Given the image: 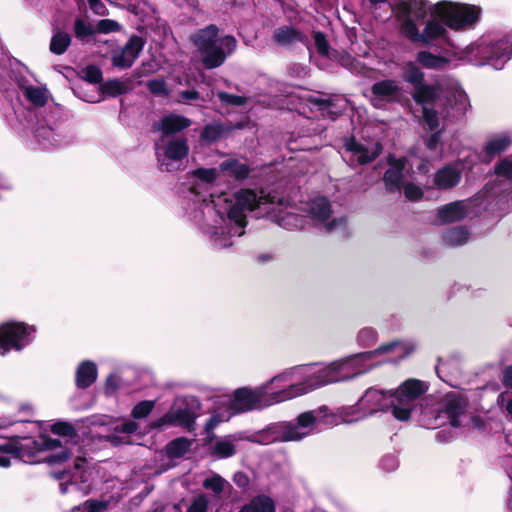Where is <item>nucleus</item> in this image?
Masks as SVG:
<instances>
[{"label": "nucleus", "instance_id": "4", "mask_svg": "<svg viewBox=\"0 0 512 512\" xmlns=\"http://www.w3.org/2000/svg\"><path fill=\"white\" fill-rule=\"evenodd\" d=\"M512 56V42L508 38H502L495 42H482L477 45L475 57L480 65H490L494 69H502L504 64Z\"/></svg>", "mask_w": 512, "mask_h": 512}, {"label": "nucleus", "instance_id": "38", "mask_svg": "<svg viewBox=\"0 0 512 512\" xmlns=\"http://www.w3.org/2000/svg\"><path fill=\"white\" fill-rule=\"evenodd\" d=\"M403 177V173L393 171L392 169H387L383 176V182L386 191L393 193L400 190L402 187Z\"/></svg>", "mask_w": 512, "mask_h": 512}, {"label": "nucleus", "instance_id": "51", "mask_svg": "<svg viewBox=\"0 0 512 512\" xmlns=\"http://www.w3.org/2000/svg\"><path fill=\"white\" fill-rule=\"evenodd\" d=\"M209 500L203 493L194 497L186 512H208Z\"/></svg>", "mask_w": 512, "mask_h": 512}, {"label": "nucleus", "instance_id": "12", "mask_svg": "<svg viewBox=\"0 0 512 512\" xmlns=\"http://www.w3.org/2000/svg\"><path fill=\"white\" fill-rule=\"evenodd\" d=\"M426 391L427 386L423 381L411 378L404 381L392 394L399 403L409 402L412 404Z\"/></svg>", "mask_w": 512, "mask_h": 512}, {"label": "nucleus", "instance_id": "50", "mask_svg": "<svg viewBox=\"0 0 512 512\" xmlns=\"http://www.w3.org/2000/svg\"><path fill=\"white\" fill-rule=\"evenodd\" d=\"M147 89L153 95L168 96L169 90L164 79H152L147 82Z\"/></svg>", "mask_w": 512, "mask_h": 512}, {"label": "nucleus", "instance_id": "21", "mask_svg": "<svg viewBox=\"0 0 512 512\" xmlns=\"http://www.w3.org/2000/svg\"><path fill=\"white\" fill-rule=\"evenodd\" d=\"M437 39H443L449 44L447 37V30L435 19L428 20L421 33V44L424 46H431Z\"/></svg>", "mask_w": 512, "mask_h": 512}, {"label": "nucleus", "instance_id": "43", "mask_svg": "<svg viewBox=\"0 0 512 512\" xmlns=\"http://www.w3.org/2000/svg\"><path fill=\"white\" fill-rule=\"evenodd\" d=\"M145 45V41L142 37L133 35L129 38L124 48L122 49L133 60H136Z\"/></svg>", "mask_w": 512, "mask_h": 512}, {"label": "nucleus", "instance_id": "63", "mask_svg": "<svg viewBox=\"0 0 512 512\" xmlns=\"http://www.w3.org/2000/svg\"><path fill=\"white\" fill-rule=\"evenodd\" d=\"M164 426H173L171 411H168L166 414L150 423L152 429H161Z\"/></svg>", "mask_w": 512, "mask_h": 512}, {"label": "nucleus", "instance_id": "34", "mask_svg": "<svg viewBox=\"0 0 512 512\" xmlns=\"http://www.w3.org/2000/svg\"><path fill=\"white\" fill-rule=\"evenodd\" d=\"M469 239V232L466 227H453L444 234V240L449 245H463Z\"/></svg>", "mask_w": 512, "mask_h": 512}, {"label": "nucleus", "instance_id": "56", "mask_svg": "<svg viewBox=\"0 0 512 512\" xmlns=\"http://www.w3.org/2000/svg\"><path fill=\"white\" fill-rule=\"evenodd\" d=\"M120 29V25L117 21L112 19H102L97 23L96 31L103 34L116 32Z\"/></svg>", "mask_w": 512, "mask_h": 512}, {"label": "nucleus", "instance_id": "5", "mask_svg": "<svg viewBox=\"0 0 512 512\" xmlns=\"http://www.w3.org/2000/svg\"><path fill=\"white\" fill-rule=\"evenodd\" d=\"M392 396V392L386 394L382 390L369 388L360 398L356 407H350L351 412L346 415L354 416L353 420H360L378 411H388L392 405Z\"/></svg>", "mask_w": 512, "mask_h": 512}, {"label": "nucleus", "instance_id": "23", "mask_svg": "<svg viewBox=\"0 0 512 512\" xmlns=\"http://www.w3.org/2000/svg\"><path fill=\"white\" fill-rule=\"evenodd\" d=\"M227 129L228 128H226L225 123L220 121L208 123L201 130L199 137L200 142L206 145H211L226 136Z\"/></svg>", "mask_w": 512, "mask_h": 512}, {"label": "nucleus", "instance_id": "36", "mask_svg": "<svg viewBox=\"0 0 512 512\" xmlns=\"http://www.w3.org/2000/svg\"><path fill=\"white\" fill-rule=\"evenodd\" d=\"M395 419L399 421H408L413 411V405L409 402L399 403L395 396H392V405L390 409Z\"/></svg>", "mask_w": 512, "mask_h": 512}, {"label": "nucleus", "instance_id": "16", "mask_svg": "<svg viewBox=\"0 0 512 512\" xmlns=\"http://www.w3.org/2000/svg\"><path fill=\"white\" fill-rule=\"evenodd\" d=\"M512 144V139L508 135H498L486 142L483 147V163L489 164L496 156L505 152Z\"/></svg>", "mask_w": 512, "mask_h": 512}, {"label": "nucleus", "instance_id": "42", "mask_svg": "<svg viewBox=\"0 0 512 512\" xmlns=\"http://www.w3.org/2000/svg\"><path fill=\"white\" fill-rule=\"evenodd\" d=\"M24 95L28 101L37 107H43L47 103V97L42 88L29 86L26 88Z\"/></svg>", "mask_w": 512, "mask_h": 512}, {"label": "nucleus", "instance_id": "39", "mask_svg": "<svg viewBox=\"0 0 512 512\" xmlns=\"http://www.w3.org/2000/svg\"><path fill=\"white\" fill-rule=\"evenodd\" d=\"M222 166L225 169L230 170L231 174L237 179V180H244L249 177V174L251 172V169L247 164L240 163L236 159L225 161Z\"/></svg>", "mask_w": 512, "mask_h": 512}, {"label": "nucleus", "instance_id": "61", "mask_svg": "<svg viewBox=\"0 0 512 512\" xmlns=\"http://www.w3.org/2000/svg\"><path fill=\"white\" fill-rule=\"evenodd\" d=\"M219 98L229 104L234 106H242L246 102V98L240 95L230 94L226 92H222L219 94Z\"/></svg>", "mask_w": 512, "mask_h": 512}, {"label": "nucleus", "instance_id": "35", "mask_svg": "<svg viewBox=\"0 0 512 512\" xmlns=\"http://www.w3.org/2000/svg\"><path fill=\"white\" fill-rule=\"evenodd\" d=\"M236 454V446L227 440L217 441L214 446L210 448V455L216 456L220 459H226Z\"/></svg>", "mask_w": 512, "mask_h": 512}, {"label": "nucleus", "instance_id": "14", "mask_svg": "<svg viewBox=\"0 0 512 512\" xmlns=\"http://www.w3.org/2000/svg\"><path fill=\"white\" fill-rule=\"evenodd\" d=\"M273 40L281 46H289L294 43L308 44L309 40L300 30L293 26L283 25L275 29Z\"/></svg>", "mask_w": 512, "mask_h": 512}, {"label": "nucleus", "instance_id": "60", "mask_svg": "<svg viewBox=\"0 0 512 512\" xmlns=\"http://www.w3.org/2000/svg\"><path fill=\"white\" fill-rule=\"evenodd\" d=\"M84 505L87 512H105L109 507V503L107 501L93 499L85 501Z\"/></svg>", "mask_w": 512, "mask_h": 512}, {"label": "nucleus", "instance_id": "26", "mask_svg": "<svg viewBox=\"0 0 512 512\" xmlns=\"http://www.w3.org/2000/svg\"><path fill=\"white\" fill-rule=\"evenodd\" d=\"M416 61L418 64H420L422 67L426 69H443L445 66L449 64V59L440 56L435 55L429 51L422 50L418 51L416 54Z\"/></svg>", "mask_w": 512, "mask_h": 512}, {"label": "nucleus", "instance_id": "45", "mask_svg": "<svg viewBox=\"0 0 512 512\" xmlns=\"http://www.w3.org/2000/svg\"><path fill=\"white\" fill-rule=\"evenodd\" d=\"M155 402L152 400H143L138 402L132 409L131 416L134 419L146 418L153 410Z\"/></svg>", "mask_w": 512, "mask_h": 512}, {"label": "nucleus", "instance_id": "41", "mask_svg": "<svg viewBox=\"0 0 512 512\" xmlns=\"http://www.w3.org/2000/svg\"><path fill=\"white\" fill-rule=\"evenodd\" d=\"M74 35L78 40H85L87 37L95 34V29L90 22H86L83 18L77 17L73 25Z\"/></svg>", "mask_w": 512, "mask_h": 512}, {"label": "nucleus", "instance_id": "15", "mask_svg": "<svg viewBox=\"0 0 512 512\" xmlns=\"http://www.w3.org/2000/svg\"><path fill=\"white\" fill-rule=\"evenodd\" d=\"M97 376V365L91 360H84L76 369L75 385L78 389H87L97 380Z\"/></svg>", "mask_w": 512, "mask_h": 512}, {"label": "nucleus", "instance_id": "19", "mask_svg": "<svg viewBox=\"0 0 512 512\" xmlns=\"http://www.w3.org/2000/svg\"><path fill=\"white\" fill-rule=\"evenodd\" d=\"M202 55V64L206 69L220 67L226 60L227 54L223 47L213 44L199 49Z\"/></svg>", "mask_w": 512, "mask_h": 512}, {"label": "nucleus", "instance_id": "57", "mask_svg": "<svg viewBox=\"0 0 512 512\" xmlns=\"http://www.w3.org/2000/svg\"><path fill=\"white\" fill-rule=\"evenodd\" d=\"M193 174L199 180L209 184L213 183L217 177V172L214 168H198Z\"/></svg>", "mask_w": 512, "mask_h": 512}, {"label": "nucleus", "instance_id": "25", "mask_svg": "<svg viewBox=\"0 0 512 512\" xmlns=\"http://www.w3.org/2000/svg\"><path fill=\"white\" fill-rule=\"evenodd\" d=\"M314 389V384L305 381L301 383L291 384L287 388L282 389L273 394V400L275 402L285 401L300 395H303Z\"/></svg>", "mask_w": 512, "mask_h": 512}, {"label": "nucleus", "instance_id": "18", "mask_svg": "<svg viewBox=\"0 0 512 512\" xmlns=\"http://www.w3.org/2000/svg\"><path fill=\"white\" fill-rule=\"evenodd\" d=\"M411 96L417 105H420L422 108L428 107L427 105L434 104L439 98V88L424 81L423 84L413 88Z\"/></svg>", "mask_w": 512, "mask_h": 512}, {"label": "nucleus", "instance_id": "53", "mask_svg": "<svg viewBox=\"0 0 512 512\" xmlns=\"http://www.w3.org/2000/svg\"><path fill=\"white\" fill-rule=\"evenodd\" d=\"M71 451L68 448H62L59 452L45 457L44 462L49 465L62 464L71 457Z\"/></svg>", "mask_w": 512, "mask_h": 512}, {"label": "nucleus", "instance_id": "22", "mask_svg": "<svg viewBox=\"0 0 512 512\" xmlns=\"http://www.w3.org/2000/svg\"><path fill=\"white\" fill-rule=\"evenodd\" d=\"M164 156L171 161H182L189 154V145L185 137L169 140L163 147Z\"/></svg>", "mask_w": 512, "mask_h": 512}, {"label": "nucleus", "instance_id": "33", "mask_svg": "<svg viewBox=\"0 0 512 512\" xmlns=\"http://www.w3.org/2000/svg\"><path fill=\"white\" fill-rule=\"evenodd\" d=\"M130 89L129 86L118 79H109L100 87L101 93L109 97H117L126 94Z\"/></svg>", "mask_w": 512, "mask_h": 512}, {"label": "nucleus", "instance_id": "7", "mask_svg": "<svg viewBox=\"0 0 512 512\" xmlns=\"http://www.w3.org/2000/svg\"><path fill=\"white\" fill-rule=\"evenodd\" d=\"M371 103L374 108L381 109L386 104L399 103L401 98V87L395 80L385 79L375 82L371 86Z\"/></svg>", "mask_w": 512, "mask_h": 512}, {"label": "nucleus", "instance_id": "24", "mask_svg": "<svg viewBox=\"0 0 512 512\" xmlns=\"http://www.w3.org/2000/svg\"><path fill=\"white\" fill-rule=\"evenodd\" d=\"M239 512H276L274 500L266 494L254 496Z\"/></svg>", "mask_w": 512, "mask_h": 512}, {"label": "nucleus", "instance_id": "10", "mask_svg": "<svg viewBox=\"0 0 512 512\" xmlns=\"http://www.w3.org/2000/svg\"><path fill=\"white\" fill-rule=\"evenodd\" d=\"M343 146L347 152L359 155L357 158V163L360 166L372 163L383 152L382 144L380 142H377L374 145L372 152L370 153L369 149L363 144L359 143L354 135H351L350 137H345L343 139Z\"/></svg>", "mask_w": 512, "mask_h": 512}, {"label": "nucleus", "instance_id": "44", "mask_svg": "<svg viewBox=\"0 0 512 512\" xmlns=\"http://www.w3.org/2000/svg\"><path fill=\"white\" fill-rule=\"evenodd\" d=\"M81 78L90 84H101L103 80L102 70L94 64L86 66L82 71Z\"/></svg>", "mask_w": 512, "mask_h": 512}, {"label": "nucleus", "instance_id": "13", "mask_svg": "<svg viewBox=\"0 0 512 512\" xmlns=\"http://www.w3.org/2000/svg\"><path fill=\"white\" fill-rule=\"evenodd\" d=\"M17 448V459L30 464L39 462L36 457L40 452H43L40 445V436L37 439L18 436Z\"/></svg>", "mask_w": 512, "mask_h": 512}, {"label": "nucleus", "instance_id": "59", "mask_svg": "<svg viewBox=\"0 0 512 512\" xmlns=\"http://www.w3.org/2000/svg\"><path fill=\"white\" fill-rule=\"evenodd\" d=\"M387 163L390 166L388 169H392L393 171L403 173V171L406 167L407 158L406 157L396 158L394 155L390 154L387 157Z\"/></svg>", "mask_w": 512, "mask_h": 512}, {"label": "nucleus", "instance_id": "28", "mask_svg": "<svg viewBox=\"0 0 512 512\" xmlns=\"http://www.w3.org/2000/svg\"><path fill=\"white\" fill-rule=\"evenodd\" d=\"M192 440L186 437H178L169 441L165 446V454L169 459L183 457L191 448Z\"/></svg>", "mask_w": 512, "mask_h": 512}, {"label": "nucleus", "instance_id": "2", "mask_svg": "<svg viewBox=\"0 0 512 512\" xmlns=\"http://www.w3.org/2000/svg\"><path fill=\"white\" fill-rule=\"evenodd\" d=\"M277 202V196L260 190L259 194L251 189H241L235 194V203L230 206L227 212L228 219L233 221L238 227L244 228L247 225L245 210L254 211L264 209L266 206Z\"/></svg>", "mask_w": 512, "mask_h": 512}, {"label": "nucleus", "instance_id": "64", "mask_svg": "<svg viewBox=\"0 0 512 512\" xmlns=\"http://www.w3.org/2000/svg\"><path fill=\"white\" fill-rule=\"evenodd\" d=\"M119 388V380L115 374H110L105 381V394L112 395Z\"/></svg>", "mask_w": 512, "mask_h": 512}, {"label": "nucleus", "instance_id": "30", "mask_svg": "<svg viewBox=\"0 0 512 512\" xmlns=\"http://www.w3.org/2000/svg\"><path fill=\"white\" fill-rule=\"evenodd\" d=\"M219 28L215 24H210L200 29L194 36V43L198 49L216 44L218 41Z\"/></svg>", "mask_w": 512, "mask_h": 512}, {"label": "nucleus", "instance_id": "46", "mask_svg": "<svg viewBox=\"0 0 512 512\" xmlns=\"http://www.w3.org/2000/svg\"><path fill=\"white\" fill-rule=\"evenodd\" d=\"M469 104V99L466 93L460 92L453 95L452 109L455 110L457 116H464Z\"/></svg>", "mask_w": 512, "mask_h": 512}, {"label": "nucleus", "instance_id": "9", "mask_svg": "<svg viewBox=\"0 0 512 512\" xmlns=\"http://www.w3.org/2000/svg\"><path fill=\"white\" fill-rule=\"evenodd\" d=\"M191 124L192 120L188 117L170 113L153 123L152 132H161L162 139H164L188 129Z\"/></svg>", "mask_w": 512, "mask_h": 512}, {"label": "nucleus", "instance_id": "49", "mask_svg": "<svg viewBox=\"0 0 512 512\" xmlns=\"http://www.w3.org/2000/svg\"><path fill=\"white\" fill-rule=\"evenodd\" d=\"M494 173L498 177H504L506 179L512 180V159L508 157L501 159L494 166Z\"/></svg>", "mask_w": 512, "mask_h": 512}, {"label": "nucleus", "instance_id": "40", "mask_svg": "<svg viewBox=\"0 0 512 512\" xmlns=\"http://www.w3.org/2000/svg\"><path fill=\"white\" fill-rule=\"evenodd\" d=\"M400 31L410 42L421 43V33L412 18L407 17L404 19L400 26Z\"/></svg>", "mask_w": 512, "mask_h": 512}, {"label": "nucleus", "instance_id": "62", "mask_svg": "<svg viewBox=\"0 0 512 512\" xmlns=\"http://www.w3.org/2000/svg\"><path fill=\"white\" fill-rule=\"evenodd\" d=\"M17 444L18 436H13L9 441L0 443V451L3 453L11 454L17 459Z\"/></svg>", "mask_w": 512, "mask_h": 512}, {"label": "nucleus", "instance_id": "20", "mask_svg": "<svg viewBox=\"0 0 512 512\" xmlns=\"http://www.w3.org/2000/svg\"><path fill=\"white\" fill-rule=\"evenodd\" d=\"M461 180L460 172L450 165L437 170L434 175V184L441 190L454 188Z\"/></svg>", "mask_w": 512, "mask_h": 512}, {"label": "nucleus", "instance_id": "55", "mask_svg": "<svg viewBox=\"0 0 512 512\" xmlns=\"http://www.w3.org/2000/svg\"><path fill=\"white\" fill-rule=\"evenodd\" d=\"M404 195L410 201H419L423 198V190L414 183H407L404 186Z\"/></svg>", "mask_w": 512, "mask_h": 512}, {"label": "nucleus", "instance_id": "52", "mask_svg": "<svg viewBox=\"0 0 512 512\" xmlns=\"http://www.w3.org/2000/svg\"><path fill=\"white\" fill-rule=\"evenodd\" d=\"M224 483V479L220 475L215 474L210 478H206L202 485L205 489L212 490L215 494H220L224 490Z\"/></svg>", "mask_w": 512, "mask_h": 512}, {"label": "nucleus", "instance_id": "17", "mask_svg": "<svg viewBox=\"0 0 512 512\" xmlns=\"http://www.w3.org/2000/svg\"><path fill=\"white\" fill-rule=\"evenodd\" d=\"M437 217L442 223L459 222L467 217V207L462 201H455L441 206Z\"/></svg>", "mask_w": 512, "mask_h": 512}, {"label": "nucleus", "instance_id": "47", "mask_svg": "<svg viewBox=\"0 0 512 512\" xmlns=\"http://www.w3.org/2000/svg\"><path fill=\"white\" fill-rule=\"evenodd\" d=\"M313 38L317 53L323 57H329L330 45L326 39V35L321 31H314Z\"/></svg>", "mask_w": 512, "mask_h": 512}, {"label": "nucleus", "instance_id": "6", "mask_svg": "<svg viewBox=\"0 0 512 512\" xmlns=\"http://www.w3.org/2000/svg\"><path fill=\"white\" fill-rule=\"evenodd\" d=\"M267 392L263 388H249L240 387L234 390L232 399L230 400L227 409L232 411V414H240L253 410L262 409L268 406L264 402Z\"/></svg>", "mask_w": 512, "mask_h": 512}, {"label": "nucleus", "instance_id": "54", "mask_svg": "<svg viewBox=\"0 0 512 512\" xmlns=\"http://www.w3.org/2000/svg\"><path fill=\"white\" fill-rule=\"evenodd\" d=\"M134 62L135 60H133V57H130L123 50L121 53L113 55L112 57L113 66L120 69H128L134 64Z\"/></svg>", "mask_w": 512, "mask_h": 512}, {"label": "nucleus", "instance_id": "8", "mask_svg": "<svg viewBox=\"0 0 512 512\" xmlns=\"http://www.w3.org/2000/svg\"><path fill=\"white\" fill-rule=\"evenodd\" d=\"M315 421L316 416L314 411L303 412L297 416L296 424L288 423L284 425L281 435L270 439L269 442H289L301 440L308 434V432H301L300 430L313 425Z\"/></svg>", "mask_w": 512, "mask_h": 512}, {"label": "nucleus", "instance_id": "37", "mask_svg": "<svg viewBox=\"0 0 512 512\" xmlns=\"http://www.w3.org/2000/svg\"><path fill=\"white\" fill-rule=\"evenodd\" d=\"M50 431L61 437H68L71 439H76L79 437L78 430L76 427L67 421H56L50 426Z\"/></svg>", "mask_w": 512, "mask_h": 512}, {"label": "nucleus", "instance_id": "3", "mask_svg": "<svg viewBox=\"0 0 512 512\" xmlns=\"http://www.w3.org/2000/svg\"><path fill=\"white\" fill-rule=\"evenodd\" d=\"M36 332L33 325L22 321H7L0 324V352L2 355L15 350L22 351L32 341Z\"/></svg>", "mask_w": 512, "mask_h": 512}, {"label": "nucleus", "instance_id": "1", "mask_svg": "<svg viewBox=\"0 0 512 512\" xmlns=\"http://www.w3.org/2000/svg\"><path fill=\"white\" fill-rule=\"evenodd\" d=\"M433 14L450 29L464 30L479 20L481 8L472 4L440 1L435 4Z\"/></svg>", "mask_w": 512, "mask_h": 512}, {"label": "nucleus", "instance_id": "31", "mask_svg": "<svg viewBox=\"0 0 512 512\" xmlns=\"http://www.w3.org/2000/svg\"><path fill=\"white\" fill-rule=\"evenodd\" d=\"M310 213L320 222L327 221L332 213L331 203L326 197H318L311 202Z\"/></svg>", "mask_w": 512, "mask_h": 512}, {"label": "nucleus", "instance_id": "48", "mask_svg": "<svg viewBox=\"0 0 512 512\" xmlns=\"http://www.w3.org/2000/svg\"><path fill=\"white\" fill-rule=\"evenodd\" d=\"M422 118L430 131H435L439 128L438 112L435 109L429 107L422 108Z\"/></svg>", "mask_w": 512, "mask_h": 512}, {"label": "nucleus", "instance_id": "27", "mask_svg": "<svg viewBox=\"0 0 512 512\" xmlns=\"http://www.w3.org/2000/svg\"><path fill=\"white\" fill-rule=\"evenodd\" d=\"M401 78L414 88L417 85L423 84L425 74L415 62L407 61L401 68Z\"/></svg>", "mask_w": 512, "mask_h": 512}, {"label": "nucleus", "instance_id": "32", "mask_svg": "<svg viewBox=\"0 0 512 512\" xmlns=\"http://www.w3.org/2000/svg\"><path fill=\"white\" fill-rule=\"evenodd\" d=\"M72 37L69 33L57 30L52 35L49 49L55 55L64 54L71 45Z\"/></svg>", "mask_w": 512, "mask_h": 512}, {"label": "nucleus", "instance_id": "29", "mask_svg": "<svg viewBox=\"0 0 512 512\" xmlns=\"http://www.w3.org/2000/svg\"><path fill=\"white\" fill-rule=\"evenodd\" d=\"M173 426L185 427L188 431L195 429L196 414L189 408L170 409Z\"/></svg>", "mask_w": 512, "mask_h": 512}, {"label": "nucleus", "instance_id": "11", "mask_svg": "<svg viewBox=\"0 0 512 512\" xmlns=\"http://www.w3.org/2000/svg\"><path fill=\"white\" fill-rule=\"evenodd\" d=\"M467 401L465 398L457 393H448L442 404L441 412H443L449 419L452 427L458 428L461 426L459 418L466 411Z\"/></svg>", "mask_w": 512, "mask_h": 512}, {"label": "nucleus", "instance_id": "58", "mask_svg": "<svg viewBox=\"0 0 512 512\" xmlns=\"http://www.w3.org/2000/svg\"><path fill=\"white\" fill-rule=\"evenodd\" d=\"M40 445L42 446V451H53L62 447V442L57 438H52L46 434L40 435Z\"/></svg>", "mask_w": 512, "mask_h": 512}]
</instances>
